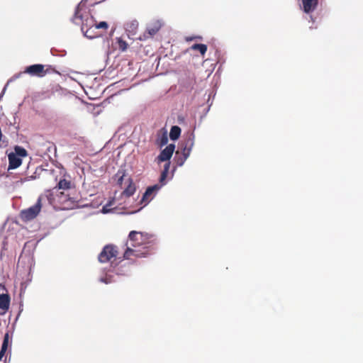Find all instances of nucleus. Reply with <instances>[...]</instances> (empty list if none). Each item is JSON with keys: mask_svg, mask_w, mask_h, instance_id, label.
I'll return each mask as SVG.
<instances>
[{"mask_svg": "<svg viewBox=\"0 0 363 363\" xmlns=\"http://www.w3.org/2000/svg\"><path fill=\"white\" fill-rule=\"evenodd\" d=\"M175 146L174 144H169L167 145L164 150L161 151L160 155L156 158V160L158 163H160L162 162H167L166 163H169V160L172 157L174 151Z\"/></svg>", "mask_w": 363, "mask_h": 363, "instance_id": "6e6552de", "label": "nucleus"}, {"mask_svg": "<svg viewBox=\"0 0 363 363\" xmlns=\"http://www.w3.org/2000/svg\"><path fill=\"white\" fill-rule=\"evenodd\" d=\"M196 39L201 40L202 38L201 36H191V37L186 38V41H191V40H196Z\"/></svg>", "mask_w": 363, "mask_h": 363, "instance_id": "393cba45", "label": "nucleus"}, {"mask_svg": "<svg viewBox=\"0 0 363 363\" xmlns=\"http://www.w3.org/2000/svg\"><path fill=\"white\" fill-rule=\"evenodd\" d=\"M302 4L303 11L309 13L316 9L318 0H302Z\"/></svg>", "mask_w": 363, "mask_h": 363, "instance_id": "9b49d317", "label": "nucleus"}, {"mask_svg": "<svg viewBox=\"0 0 363 363\" xmlns=\"http://www.w3.org/2000/svg\"><path fill=\"white\" fill-rule=\"evenodd\" d=\"M9 157V169L18 168L22 163V159L16 154L10 153Z\"/></svg>", "mask_w": 363, "mask_h": 363, "instance_id": "9d476101", "label": "nucleus"}, {"mask_svg": "<svg viewBox=\"0 0 363 363\" xmlns=\"http://www.w3.org/2000/svg\"><path fill=\"white\" fill-rule=\"evenodd\" d=\"M94 28L107 30L108 28V24L106 21H101L99 23L96 21Z\"/></svg>", "mask_w": 363, "mask_h": 363, "instance_id": "4be33fe9", "label": "nucleus"}, {"mask_svg": "<svg viewBox=\"0 0 363 363\" xmlns=\"http://www.w3.org/2000/svg\"><path fill=\"white\" fill-rule=\"evenodd\" d=\"M72 21L77 25L81 24V30L94 28L96 24L94 17L86 11V6L81 5V4L76 7Z\"/></svg>", "mask_w": 363, "mask_h": 363, "instance_id": "f03ea898", "label": "nucleus"}, {"mask_svg": "<svg viewBox=\"0 0 363 363\" xmlns=\"http://www.w3.org/2000/svg\"><path fill=\"white\" fill-rule=\"evenodd\" d=\"M42 208V198L40 196L35 205L23 209L20 213V217L23 221H30L35 218Z\"/></svg>", "mask_w": 363, "mask_h": 363, "instance_id": "20e7f679", "label": "nucleus"}, {"mask_svg": "<svg viewBox=\"0 0 363 363\" xmlns=\"http://www.w3.org/2000/svg\"><path fill=\"white\" fill-rule=\"evenodd\" d=\"M10 297L8 294L0 295V308L7 311L9 308Z\"/></svg>", "mask_w": 363, "mask_h": 363, "instance_id": "ddd939ff", "label": "nucleus"}, {"mask_svg": "<svg viewBox=\"0 0 363 363\" xmlns=\"http://www.w3.org/2000/svg\"><path fill=\"white\" fill-rule=\"evenodd\" d=\"M169 171V163H165L164 165V169L161 173L160 177V184H155L153 186H149L147 188L145 192L144 193L141 202L145 203L146 205L149 203L153 198L155 194L160 189V188L165 184V180L167 177L168 173Z\"/></svg>", "mask_w": 363, "mask_h": 363, "instance_id": "7ed1b4c3", "label": "nucleus"}, {"mask_svg": "<svg viewBox=\"0 0 363 363\" xmlns=\"http://www.w3.org/2000/svg\"><path fill=\"white\" fill-rule=\"evenodd\" d=\"M111 206V202L110 201L109 203H107L106 204L104 207H103V209H102V211L104 213H108L109 211V208H108V207H110Z\"/></svg>", "mask_w": 363, "mask_h": 363, "instance_id": "a878e982", "label": "nucleus"}, {"mask_svg": "<svg viewBox=\"0 0 363 363\" xmlns=\"http://www.w3.org/2000/svg\"><path fill=\"white\" fill-rule=\"evenodd\" d=\"M194 145V136L191 134L182 142L180 147L183 157L177 160V164L182 166L189 157Z\"/></svg>", "mask_w": 363, "mask_h": 363, "instance_id": "39448f33", "label": "nucleus"}, {"mask_svg": "<svg viewBox=\"0 0 363 363\" xmlns=\"http://www.w3.org/2000/svg\"><path fill=\"white\" fill-rule=\"evenodd\" d=\"M181 134V128L177 125H174L172 127L169 133V137L171 140H177Z\"/></svg>", "mask_w": 363, "mask_h": 363, "instance_id": "2eb2a0df", "label": "nucleus"}, {"mask_svg": "<svg viewBox=\"0 0 363 363\" xmlns=\"http://www.w3.org/2000/svg\"><path fill=\"white\" fill-rule=\"evenodd\" d=\"M116 176L118 177V184L123 188V182L125 177V172L123 169H119Z\"/></svg>", "mask_w": 363, "mask_h": 363, "instance_id": "6ab92c4d", "label": "nucleus"}, {"mask_svg": "<svg viewBox=\"0 0 363 363\" xmlns=\"http://www.w3.org/2000/svg\"><path fill=\"white\" fill-rule=\"evenodd\" d=\"M45 66L40 64H35L28 66L26 68L24 73H27L31 76L43 77L45 76L51 70V67L48 66L46 69Z\"/></svg>", "mask_w": 363, "mask_h": 363, "instance_id": "0eeeda50", "label": "nucleus"}, {"mask_svg": "<svg viewBox=\"0 0 363 363\" xmlns=\"http://www.w3.org/2000/svg\"><path fill=\"white\" fill-rule=\"evenodd\" d=\"M125 184H127V186L124 189L122 194L125 196L129 197L135 193V186L133 182V179L130 177H128L127 179V182Z\"/></svg>", "mask_w": 363, "mask_h": 363, "instance_id": "f8f14e48", "label": "nucleus"}, {"mask_svg": "<svg viewBox=\"0 0 363 363\" xmlns=\"http://www.w3.org/2000/svg\"><path fill=\"white\" fill-rule=\"evenodd\" d=\"M189 49L192 50H198L202 56H204L207 51V45L205 44H194Z\"/></svg>", "mask_w": 363, "mask_h": 363, "instance_id": "dca6fc26", "label": "nucleus"}, {"mask_svg": "<svg viewBox=\"0 0 363 363\" xmlns=\"http://www.w3.org/2000/svg\"><path fill=\"white\" fill-rule=\"evenodd\" d=\"M47 198L49 202L51 203L52 202L53 199V193L51 190L48 191Z\"/></svg>", "mask_w": 363, "mask_h": 363, "instance_id": "b1692460", "label": "nucleus"}, {"mask_svg": "<svg viewBox=\"0 0 363 363\" xmlns=\"http://www.w3.org/2000/svg\"><path fill=\"white\" fill-rule=\"evenodd\" d=\"M152 238V235L148 233L131 231L128 235L129 241L126 243L127 249L123 254V257L129 259L132 257H143L147 255Z\"/></svg>", "mask_w": 363, "mask_h": 363, "instance_id": "f257e3e1", "label": "nucleus"}, {"mask_svg": "<svg viewBox=\"0 0 363 363\" xmlns=\"http://www.w3.org/2000/svg\"><path fill=\"white\" fill-rule=\"evenodd\" d=\"M9 339H10L9 333H6L4 335L3 343H2L1 348L0 350V360L4 356L6 352L8 349V346L9 344Z\"/></svg>", "mask_w": 363, "mask_h": 363, "instance_id": "4468645a", "label": "nucleus"}, {"mask_svg": "<svg viewBox=\"0 0 363 363\" xmlns=\"http://www.w3.org/2000/svg\"><path fill=\"white\" fill-rule=\"evenodd\" d=\"M71 182L65 179H60L55 189L67 190L70 189Z\"/></svg>", "mask_w": 363, "mask_h": 363, "instance_id": "f3484780", "label": "nucleus"}, {"mask_svg": "<svg viewBox=\"0 0 363 363\" xmlns=\"http://www.w3.org/2000/svg\"><path fill=\"white\" fill-rule=\"evenodd\" d=\"M94 28H88L86 29L82 30L84 35L89 38H94L95 37H97L98 35H96L94 32Z\"/></svg>", "mask_w": 363, "mask_h": 363, "instance_id": "aec40b11", "label": "nucleus"}, {"mask_svg": "<svg viewBox=\"0 0 363 363\" xmlns=\"http://www.w3.org/2000/svg\"><path fill=\"white\" fill-rule=\"evenodd\" d=\"M118 250L116 246L113 245H107L104 247L102 251L99 255V261L101 263L112 262L118 256Z\"/></svg>", "mask_w": 363, "mask_h": 363, "instance_id": "423d86ee", "label": "nucleus"}, {"mask_svg": "<svg viewBox=\"0 0 363 363\" xmlns=\"http://www.w3.org/2000/svg\"><path fill=\"white\" fill-rule=\"evenodd\" d=\"M167 141H168V139H167V135H163L162 136L161 139H160V144L161 146L167 144Z\"/></svg>", "mask_w": 363, "mask_h": 363, "instance_id": "5701e85b", "label": "nucleus"}, {"mask_svg": "<svg viewBox=\"0 0 363 363\" xmlns=\"http://www.w3.org/2000/svg\"><path fill=\"white\" fill-rule=\"evenodd\" d=\"M117 43H118L119 50H121V51L123 52L127 50L128 43H126V41H125L123 39L119 38L117 39Z\"/></svg>", "mask_w": 363, "mask_h": 363, "instance_id": "412c9836", "label": "nucleus"}, {"mask_svg": "<svg viewBox=\"0 0 363 363\" xmlns=\"http://www.w3.org/2000/svg\"><path fill=\"white\" fill-rule=\"evenodd\" d=\"M161 26L162 25L159 21L154 22L147 28V30L139 37V40H146L153 37L160 30Z\"/></svg>", "mask_w": 363, "mask_h": 363, "instance_id": "1a4fd4ad", "label": "nucleus"}, {"mask_svg": "<svg viewBox=\"0 0 363 363\" xmlns=\"http://www.w3.org/2000/svg\"><path fill=\"white\" fill-rule=\"evenodd\" d=\"M13 154H16L19 157H24L27 156V151L25 148L20 147V146H16L14 148V152H12Z\"/></svg>", "mask_w": 363, "mask_h": 363, "instance_id": "a211bd4d", "label": "nucleus"}]
</instances>
